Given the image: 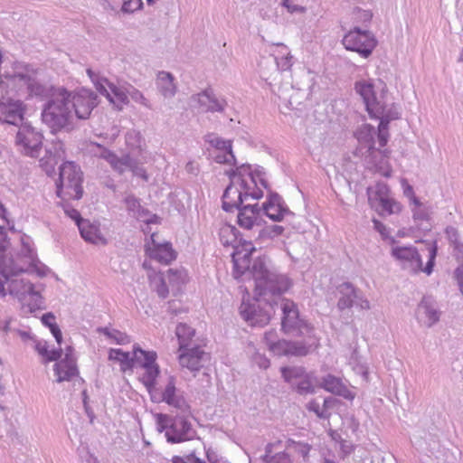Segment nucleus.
I'll use <instances>...</instances> for the list:
<instances>
[{
	"label": "nucleus",
	"mask_w": 463,
	"mask_h": 463,
	"mask_svg": "<svg viewBox=\"0 0 463 463\" xmlns=\"http://www.w3.org/2000/svg\"><path fill=\"white\" fill-rule=\"evenodd\" d=\"M246 252L232 255L233 274L236 279L250 274L255 282V297L240 306V315L251 326H265L275 313L276 300L292 286V280L277 272L265 258L259 257L250 264V255L255 250L250 241H244Z\"/></svg>",
	"instance_id": "f257e3e1"
},
{
	"label": "nucleus",
	"mask_w": 463,
	"mask_h": 463,
	"mask_svg": "<svg viewBox=\"0 0 463 463\" xmlns=\"http://www.w3.org/2000/svg\"><path fill=\"white\" fill-rule=\"evenodd\" d=\"M71 91L65 88L53 90L43 106L41 118L52 134L73 128V115L71 109Z\"/></svg>",
	"instance_id": "f03ea898"
},
{
	"label": "nucleus",
	"mask_w": 463,
	"mask_h": 463,
	"mask_svg": "<svg viewBox=\"0 0 463 463\" xmlns=\"http://www.w3.org/2000/svg\"><path fill=\"white\" fill-rule=\"evenodd\" d=\"M438 252L437 242L434 241L429 249V260L423 267L422 259L416 247L410 246H393L391 250V256L398 262L401 268L411 274H417L420 271L430 275L433 271L435 260Z\"/></svg>",
	"instance_id": "7ed1b4c3"
},
{
	"label": "nucleus",
	"mask_w": 463,
	"mask_h": 463,
	"mask_svg": "<svg viewBox=\"0 0 463 463\" xmlns=\"http://www.w3.org/2000/svg\"><path fill=\"white\" fill-rule=\"evenodd\" d=\"M187 414L171 416L165 413L156 414V430L165 432L166 441L171 444L192 440L196 436Z\"/></svg>",
	"instance_id": "20e7f679"
},
{
	"label": "nucleus",
	"mask_w": 463,
	"mask_h": 463,
	"mask_svg": "<svg viewBox=\"0 0 463 463\" xmlns=\"http://www.w3.org/2000/svg\"><path fill=\"white\" fill-rule=\"evenodd\" d=\"M59 180L56 182L57 196L64 194L71 199L79 200L82 197V172L80 167L72 161H66L59 168Z\"/></svg>",
	"instance_id": "39448f33"
},
{
	"label": "nucleus",
	"mask_w": 463,
	"mask_h": 463,
	"mask_svg": "<svg viewBox=\"0 0 463 463\" xmlns=\"http://www.w3.org/2000/svg\"><path fill=\"white\" fill-rule=\"evenodd\" d=\"M282 312L281 329L284 333L295 336L308 335L313 326L299 314L298 305L291 299L278 298Z\"/></svg>",
	"instance_id": "423d86ee"
},
{
	"label": "nucleus",
	"mask_w": 463,
	"mask_h": 463,
	"mask_svg": "<svg viewBox=\"0 0 463 463\" xmlns=\"http://www.w3.org/2000/svg\"><path fill=\"white\" fill-rule=\"evenodd\" d=\"M133 368L140 367L145 370L140 377L141 383L151 393L156 384V379L160 374V367L156 364L157 354L155 351H146L138 345L133 346Z\"/></svg>",
	"instance_id": "0eeeda50"
},
{
	"label": "nucleus",
	"mask_w": 463,
	"mask_h": 463,
	"mask_svg": "<svg viewBox=\"0 0 463 463\" xmlns=\"http://www.w3.org/2000/svg\"><path fill=\"white\" fill-rule=\"evenodd\" d=\"M354 90L363 99L369 115L372 112H383L381 101L385 99L388 91L383 80H378L377 83L365 80H358L354 83Z\"/></svg>",
	"instance_id": "6e6552de"
},
{
	"label": "nucleus",
	"mask_w": 463,
	"mask_h": 463,
	"mask_svg": "<svg viewBox=\"0 0 463 463\" xmlns=\"http://www.w3.org/2000/svg\"><path fill=\"white\" fill-rule=\"evenodd\" d=\"M236 183H230L225 188L222 196V208L226 213H232L243 205V201L248 197L258 200L263 196L260 189L250 191L251 185L248 180H241L240 188L235 186Z\"/></svg>",
	"instance_id": "1a4fd4ad"
},
{
	"label": "nucleus",
	"mask_w": 463,
	"mask_h": 463,
	"mask_svg": "<svg viewBox=\"0 0 463 463\" xmlns=\"http://www.w3.org/2000/svg\"><path fill=\"white\" fill-rule=\"evenodd\" d=\"M337 303L336 307L344 313L355 307L361 310H369L371 308L369 300L365 298L363 291L356 288L351 282H343L336 287Z\"/></svg>",
	"instance_id": "9d476101"
},
{
	"label": "nucleus",
	"mask_w": 463,
	"mask_h": 463,
	"mask_svg": "<svg viewBox=\"0 0 463 463\" xmlns=\"http://www.w3.org/2000/svg\"><path fill=\"white\" fill-rule=\"evenodd\" d=\"M43 135L31 124L24 123L15 136V144L21 152L31 157H38L43 147Z\"/></svg>",
	"instance_id": "9b49d317"
},
{
	"label": "nucleus",
	"mask_w": 463,
	"mask_h": 463,
	"mask_svg": "<svg viewBox=\"0 0 463 463\" xmlns=\"http://www.w3.org/2000/svg\"><path fill=\"white\" fill-rule=\"evenodd\" d=\"M87 74L93 82L97 91L106 97L110 103L117 106L127 105L129 100L128 98V87L124 90L109 82L106 78L99 76L91 69H87Z\"/></svg>",
	"instance_id": "f8f14e48"
},
{
	"label": "nucleus",
	"mask_w": 463,
	"mask_h": 463,
	"mask_svg": "<svg viewBox=\"0 0 463 463\" xmlns=\"http://www.w3.org/2000/svg\"><path fill=\"white\" fill-rule=\"evenodd\" d=\"M342 43L346 50L367 58L375 48L377 41L371 31H348L343 37Z\"/></svg>",
	"instance_id": "ddd939ff"
},
{
	"label": "nucleus",
	"mask_w": 463,
	"mask_h": 463,
	"mask_svg": "<svg viewBox=\"0 0 463 463\" xmlns=\"http://www.w3.org/2000/svg\"><path fill=\"white\" fill-rule=\"evenodd\" d=\"M17 263L23 268V270L9 275V279L5 283L8 286L6 292L19 301H25L30 297L37 303L41 299V295L35 290L33 284L27 279L16 278L18 274L28 271V268L21 265L18 261Z\"/></svg>",
	"instance_id": "4468645a"
},
{
	"label": "nucleus",
	"mask_w": 463,
	"mask_h": 463,
	"mask_svg": "<svg viewBox=\"0 0 463 463\" xmlns=\"http://www.w3.org/2000/svg\"><path fill=\"white\" fill-rule=\"evenodd\" d=\"M71 109L73 108L79 119H87L99 104L98 96L90 90L82 88L71 92Z\"/></svg>",
	"instance_id": "2eb2a0df"
},
{
	"label": "nucleus",
	"mask_w": 463,
	"mask_h": 463,
	"mask_svg": "<svg viewBox=\"0 0 463 463\" xmlns=\"http://www.w3.org/2000/svg\"><path fill=\"white\" fill-rule=\"evenodd\" d=\"M261 213L273 222H280L286 216H293L283 198L277 193L270 191L266 202L262 204Z\"/></svg>",
	"instance_id": "dca6fc26"
},
{
	"label": "nucleus",
	"mask_w": 463,
	"mask_h": 463,
	"mask_svg": "<svg viewBox=\"0 0 463 463\" xmlns=\"http://www.w3.org/2000/svg\"><path fill=\"white\" fill-rule=\"evenodd\" d=\"M440 311L436 300L430 296H424L416 308V318L419 323L431 327L439 321Z\"/></svg>",
	"instance_id": "f3484780"
},
{
	"label": "nucleus",
	"mask_w": 463,
	"mask_h": 463,
	"mask_svg": "<svg viewBox=\"0 0 463 463\" xmlns=\"http://www.w3.org/2000/svg\"><path fill=\"white\" fill-rule=\"evenodd\" d=\"M191 99L203 112L222 113L227 107L226 99L217 97L212 88H207L197 94H194Z\"/></svg>",
	"instance_id": "a211bd4d"
},
{
	"label": "nucleus",
	"mask_w": 463,
	"mask_h": 463,
	"mask_svg": "<svg viewBox=\"0 0 463 463\" xmlns=\"http://www.w3.org/2000/svg\"><path fill=\"white\" fill-rule=\"evenodd\" d=\"M25 106L21 99H9L7 101H0V121L10 125L18 126L24 124Z\"/></svg>",
	"instance_id": "6ab92c4d"
},
{
	"label": "nucleus",
	"mask_w": 463,
	"mask_h": 463,
	"mask_svg": "<svg viewBox=\"0 0 463 463\" xmlns=\"http://www.w3.org/2000/svg\"><path fill=\"white\" fill-rule=\"evenodd\" d=\"M238 210L237 224L247 231L261 227V209L258 203L243 204Z\"/></svg>",
	"instance_id": "aec40b11"
},
{
	"label": "nucleus",
	"mask_w": 463,
	"mask_h": 463,
	"mask_svg": "<svg viewBox=\"0 0 463 463\" xmlns=\"http://www.w3.org/2000/svg\"><path fill=\"white\" fill-rule=\"evenodd\" d=\"M179 364L192 372L199 371L203 366L208 354L199 346L186 347L179 350Z\"/></svg>",
	"instance_id": "412c9836"
},
{
	"label": "nucleus",
	"mask_w": 463,
	"mask_h": 463,
	"mask_svg": "<svg viewBox=\"0 0 463 463\" xmlns=\"http://www.w3.org/2000/svg\"><path fill=\"white\" fill-rule=\"evenodd\" d=\"M126 209L129 215L145 223H156L157 216L141 204L140 199L133 194H128L124 199Z\"/></svg>",
	"instance_id": "4be33fe9"
},
{
	"label": "nucleus",
	"mask_w": 463,
	"mask_h": 463,
	"mask_svg": "<svg viewBox=\"0 0 463 463\" xmlns=\"http://www.w3.org/2000/svg\"><path fill=\"white\" fill-rule=\"evenodd\" d=\"M273 45H277L281 48L279 55L269 56L263 58L260 62V66L262 68L263 65H275V71H286L290 70L293 65V56L290 54L288 47L280 43H272Z\"/></svg>",
	"instance_id": "5701e85b"
},
{
	"label": "nucleus",
	"mask_w": 463,
	"mask_h": 463,
	"mask_svg": "<svg viewBox=\"0 0 463 463\" xmlns=\"http://www.w3.org/2000/svg\"><path fill=\"white\" fill-rule=\"evenodd\" d=\"M65 157L64 144L61 140L52 142L50 148H46V155L40 159L41 166L47 174L53 172L59 160Z\"/></svg>",
	"instance_id": "b1692460"
},
{
	"label": "nucleus",
	"mask_w": 463,
	"mask_h": 463,
	"mask_svg": "<svg viewBox=\"0 0 463 463\" xmlns=\"http://www.w3.org/2000/svg\"><path fill=\"white\" fill-rule=\"evenodd\" d=\"M156 86L165 99H172L177 92L175 76L168 71H160L156 74Z\"/></svg>",
	"instance_id": "393cba45"
},
{
	"label": "nucleus",
	"mask_w": 463,
	"mask_h": 463,
	"mask_svg": "<svg viewBox=\"0 0 463 463\" xmlns=\"http://www.w3.org/2000/svg\"><path fill=\"white\" fill-rule=\"evenodd\" d=\"M78 228L81 238L85 241L92 244H106L107 241L102 236L98 224L91 223L89 220H85L78 223Z\"/></svg>",
	"instance_id": "a878e982"
},
{
	"label": "nucleus",
	"mask_w": 463,
	"mask_h": 463,
	"mask_svg": "<svg viewBox=\"0 0 463 463\" xmlns=\"http://www.w3.org/2000/svg\"><path fill=\"white\" fill-rule=\"evenodd\" d=\"M150 259L162 264H169L176 258V252L173 250L171 243H154L152 248L147 250Z\"/></svg>",
	"instance_id": "bb28decb"
},
{
	"label": "nucleus",
	"mask_w": 463,
	"mask_h": 463,
	"mask_svg": "<svg viewBox=\"0 0 463 463\" xmlns=\"http://www.w3.org/2000/svg\"><path fill=\"white\" fill-rule=\"evenodd\" d=\"M320 385L326 392L338 396H342L345 399L352 400L354 398L352 392L343 383L341 379L332 374H327L326 376L323 377Z\"/></svg>",
	"instance_id": "cd10ccee"
},
{
	"label": "nucleus",
	"mask_w": 463,
	"mask_h": 463,
	"mask_svg": "<svg viewBox=\"0 0 463 463\" xmlns=\"http://www.w3.org/2000/svg\"><path fill=\"white\" fill-rule=\"evenodd\" d=\"M20 77H31L28 73L14 72L0 74L1 85L8 89L7 93L14 92L20 97H24L27 91V87L23 86L22 82L17 80L16 78Z\"/></svg>",
	"instance_id": "c85d7f7f"
},
{
	"label": "nucleus",
	"mask_w": 463,
	"mask_h": 463,
	"mask_svg": "<svg viewBox=\"0 0 463 463\" xmlns=\"http://www.w3.org/2000/svg\"><path fill=\"white\" fill-rule=\"evenodd\" d=\"M17 80L21 81L23 86L27 87V91L25 93V98L31 96H36L40 98H47L49 99L53 91L49 89L47 86L41 84L36 81L32 77H19L16 78Z\"/></svg>",
	"instance_id": "c756f323"
},
{
	"label": "nucleus",
	"mask_w": 463,
	"mask_h": 463,
	"mask_svg": "<svg viewBox=\"0 0 463 463\" xmlns=\"http://www.w3.org/2000/svg\"><path fill=\"white\" fill-rule=\"evenodd\" d=\"M8 237L5 227L0 226V267L22 268L12 255L7 253Z\"/></svg>",
	"instance_id": "7c9ffc66"
},
{
	"label": "nucleus",
	"mask_w": 463,
	"mask_h": 463,
	"mask_svg": "<svg viewBox=\"0 0 463 463\" xmlns=\"http://www.w3.org/2000/svg\"><path fill=\"white\" fill-rule=\"evenodd\" d=\"M54 373L57 376V382L70 381L72 377L78 374V368L76 361H62L57 362L54 364Z\"/></svg>",
	"instance_id": "2f4dec72"
},
{
	"label": "nucleus",
	"mask_w": 463,
	"mask_h": 463,
	"mask_svg": "<svg viewBox=\"0 0 463 463\" xmlns=\"http://www.w3.org/2000/svg\"><path fill=\"white\" fill-rule=\"evenodd\" d=\"M387 194H390L389 186L383 182H379L373 188H367L368 203L372 209H375L380 201L383 199Z\"/></svg>",
	"instance_id": "473e14b6"
},
{
	"label": "nucleus",
	"mask_w": 463,
	"mask_h": 463,
	"mask_svg": "<svg viewBox=\"0 0 463 463\" xmlns=\"http://www.w3.org/2000/svg\"><path fill=\"white\" fill-rule=\"evenodd\" d=\"M449 245L453 248V256L458 260H463V242L460 240L458 231L453 226H448L445 230Z\"/></svg>",
	"instance_id": "72a5a7b5"
},
{
	"label": "nucleus",
	"mask_w": 463,
	"mask_h": 463,
	"mask_svg": "<svg viewBox=\"0 0 463 463\" xmlns=\"http://www.w3.org/2000/svg\"><path fill=\"white\" fill-rule=\"evenodd\" d=\"M109 360L118 362L122 372L133 369V354L122 349L111 348L109 352Z\"/></svg>",
	"instance_id": "f704fd0d"
},
{
	"label": "nucleus",
	"mask_w": 463,
	"mask_h": 463,
	"mask_svg": "<svg viewBox=\"0 0 463 463\" xmlns=\"http://www.w3.org/2000/svg\"><path fill=\"white\" fill-rule=\"evenodd\" d=\"M365 131L363 130L359 133L358 139L359 140H364L368 143L367 151L368 154L367 156L373 158L375 156V154H380L382 156H387V150L381 151L380 149L375 148L374 146V141H373V136L375 134L374 128L371 126H366L364 128Z\"/></svg>",
	"instance_id": "c9c22d12"
},
{
	"label": "nucleus",
	"mask_w": 463,
	"mask_h": 463,
	"mask_svg": "<svg viewBox=\"0 0 463 463\" xmlns=\"http://www.w3.org/2000/svg\"><path fill=\"white\" fill-rule=\"evenodd\" d=\"M281 376L286 383L294 386L301 378L307 373L303 366H283L280 368Z\"/></svg>",
	"instance_id": "e433bc0d"
},
{
	"label": "nucleus",
	"mask_w": 463,
	"mask_h": 463,
	"mask_svg": "<svg viewBox=\"0 0 463 463\" xmlns=\"http://www.w3.org/2000/svg\"><path fill=\"white\" fill-rule=\"evenodd\" d=\"M381 107L383 112L380 114L376 112H372L370 114L371 118L380 119V122H385V124L389 125L392 120L398 119L400 118V112L398 108L392 104V107L388 108L385 99L381 101Z\"/></svg>",
	"instance_id": "4c0bfd02"
},
{
	"label": "nucleus",
	"mask_w": 463,
	"mask_h": 463,
	"mask_svg": "<svg viewBox=\"0 0 463 463\" xmlns=\"http://www.w3.org/2000/svg\"><path fill=\"white\" fill-rule=\"evenodd\" d=\"M195 330L186 324L180 323L175 328V335L179 342V350L186 348L189 345V342L194 336Z\"/></svg>",
	"instance_id": "58836bf2"
},
{
	"label": "nucleus",
	"mask_w": 463,
	"mask_h": 463,
	"mask_svg": "<svg viewBox=\"0 0 463 463\" xmlns=\"http://www.w3.org/2000/svg\"><path fill=\"white\" fill-rule=\"evenodd\" d=\"M401 205L390 197V194L382 199L374 209L380 215H391L401 212Z\"/></svg>",
	"instance_id": "ea45409f"
},
{
	"label": "nucleus",
	"mask_w": 463,
	"mask_h": 463,
	"mask_svg": "<svg viewBox=\"0 0 463 463\" xmlns=\"http://www.w3.org/2000/svg\"><path fill=\"white\" fill-rule=\"evenodd\" d=\"M19 260H24V266L25 268H28V270L32 267H35L37 263L40 261L37 259V254L33 248L31 247L29 242H26L25 241H22V249L20 253Z\"/></svg>",
	"instance_id": "a19ab883"
},
{
	"label": "nucleus",
	"mask_w": 463,
	"mask_h": 463,
	"mask_svg": "<svg viewBox=\"0 0 463 463\" xmlns=\"http://www.w3.org/2000/svg\"><path fill=\"white\" fill-rule=\"evenodd\" d=\"M239 231L230 224H223L219 231L220 241L223 246L233 245L238 240Z\"/></svg>",
	"instance_id": "79ce46f5"
},
{
	"label": "nucleus",
	"mask_w": 463,
	"mask_h": 463,
	"mask_svg": "<svg viewBox=\"0 0 463 463\" xmlns=\"http://www.w3.org/2000/svg\"><path fill=\"white\" fill-rule=\"evenodd\" d=\"M274 332L269 331L265 333V340L269 346V349L276 355L282 356L286 355L288 353V341L284 339H280L278 341H269V336H273Z\"/></svg>",
	"instance_id": "37998d69"
},
{
	"label": "nucleus",
	"mask_w": 463,
	"mask_h": 463,
	"mask_svg": "<svg viewBox=\"0 0 463 463\" xmlns=\"http://www.w3.org/2000/svg\"><path fill=\"white\" fill-rule=\"evenodd\" d=\"M177 392L179 391L175 386V377L171 375L168 377L167 383L158 397L153 395L152 392L150 393L151 400L156 402H168Z\"/></svg>",
	"instance_id": "c03bdc74"
},
{
	"label": "nucleus",
	"mask_w": 463,
	"mask_h": 463,
	"mask_svg": "<svg viewBox=\"0 0 463 463\" xmlns=\"http://www.w3.org/2000/svg\"><path fill=\"white\" fill-rule=\"evenodd\" d=\"M205 141L215 148V152H231L232 149V140L224 139L215 134H208L205 137Z\"/></svg>",
	"instance_id": "a18cd8bd"
},
{
	"label": "nucleus",
	"mask_w": 463,
	"mask_h": 463,
	"mask_svg": "<svg viewBox=\"0 0 463 463\" xmlns=\"http://www.w3.org/2000/svg\"><path fill=\"white\" fill-rule=\"evenodd\" d=\"M42 323L49 327L52 335L54 336L56 342L61 345L62 342V334L61 331L55 322V317L52 312H48L43 315L42 317Z\"/></svg>",
	"instance_id": "49530a36"
},
{
	"label": "nucleus",
	"mask_w": 463,
	"mask_h": 463,
	"mask_svg": "<svg viewBox=\"0 0 463 463\" xmlns=\"http://www.w3.org/2000/svg\"><path fill=\"white\" fill-rule=\"evenodd\" d=\"M165 402L169 406L175 408L180 411L181 414L191 415V406L181 393V392H177L173 397H171L168 402Z\"/></svg>",
	"instance_id": "de8ad7c7"
},
{
	"label": "nucleus",
	"mask_w": 463,
	"mask_h": 463,
	"mask_svg": "<svg viewBox=\"0 0 463 463\" xmlns=\"http://www.w3.org/2000/svg\"><path fill=\"white\" fill-rule=\"evenodd\" d=\"M249 179L250 184H253V186L256 188L253 189V191H257L259 189L258 184H260L261 186L270 192L268 181L266 179V172L263 167L258 166L254 172H249Z\"/></svg>",
	"instance_id": "09e8293b"
},
{
	"label": "nucleus",
	"mask_w": 463,
	"mask_h": 463,
	"mask_svg": "<svg viewBox=\"0 0 463 463\" xmlns=\"http://www.w3.org/2000/svg\"><path fill=\"white\" fill-rule=\"evenodd\" d=\"M249 172H253L251 170L250 165H241L235 169H232L227 172V175L232 181V183H236L238 184H241V180H247L246 176L249 178Z\"/></svg>",
	"instance_id": "8fccbe9b"
},
{
	"label": "nucleus",
	"mask_w": 463,
	"mask_h": 463,
	"mask_svg": "<svg viewBox=\"0 0 463 463\" xmlns=\"http://www.w3.org/2000/svg\"><path fill=\"white\" fill-rule=\"evenodd\" d=\"M292 388L300 395L314 393L315 387L312 383L311 374L307 373L305 377L301 378L298 383H296Z\"/></svg>",
	"instance_id": "3c124183"
},
{
	"label": "nucleus",
	"mask_w": 463,
	"mask_h": 463,
	"mask_svg": "<svg viewBox=\"0 0 463 463\" xmlns=\"http://www.w3.org/2000/svg\"><path fill=\"white\" fill-rule=\"evenodd\" d=\"M271 448V444L266 446L265 454L262 457L265 463H292L289 456L286 452H279L275 455H270Z\"/></svg>",
	"instance_id": "603ef678"
},
{
	"label": "nucleus",
	"mask_w": 463,
	"mask_h": 463,
	"mask_svg": "<svg viewBox=\"0 0 463 463\" xmlns=\"http://www.w3.org/2000/svg\"><path fill=\"white\" fill-rule=\"evenodd\" d=\"M21 270H23V268L0 267V298H5L7 295L5 286L9 279V275Z\"/></svg>",
	"instance_id": "864d4df0"
},
{
	"label": "nucleus",
	"mask_w": 463,
	"mask_h": 463,
	"mask_svg": "<svg viewBox=\"0 0 463 463\" xmlns=\"http://www.w3.org/2000/svg\"><path fill=\"white\" fill-rule=\"evenodd\" d=\"M308 354V347L300 342L288 341V355L305 356Z\"/></svg>",
	"instance_id": "5fc2aeb1"
},
{
	"label": "nucleus",
	"mask_w": 463,
	"mask_h": 463,
	"mask_svg": "<svg viewBox=\"0 0 463 463\" xmlns=\"http://www.w3.org/2000/svg\"><path fill=\"white\" fill-rule=\"evenodd\" d=\"M128 98H131V99L133 101H135L147 109L151 108L149 101L147 100L146 98H145L143 93L139 90H137V88H135L134 86H132L130 84L128 86Z\"/></svg>",
	"instance_id": "6e6d98bb"
},
{
	"label": "nucleus",
	"mask_w": 463,
	"mask_h": 463,
	"mask_svg": "<svg viewBox=\"0 0 463 463\" xmlns=\"http://www.w3.org/2000/svg\"><path fill=\"white\" fill-rule=\"evenodd\" d=\"M284 227L278 224H272L266 226L265 228L260 227L259 230V237H267L273 239L281 235L284 232Z\"/></svg>",
	"instance_id": "4d7b16f0"
},
{
	"label": "nucleus",
	"mask_w": 463,
	"mask_h": 463,
	"mask_svg": "<svg viewBox=\"0 0 463 463\" xmlns=\"http://www.w3.org/2000/svg\"><path fill=\"white\" fill-rule=\"evenodd\" d=\"M143 142V137L140 132L136 130H129L126 134V144L131 149L140 150Z\"/></svg>",
	"instance_id": "13d9d810"
},
{
	"label": "nucleus",
	"mask_w": 463,
	"mask_h": 463,
	"mask_svg": "<svg viewBox=\"0 0 463 463\" xmlns=\"http://www.w3.org/2000/svg\"><path fill=\"white\" fill-rule=\"evenodd\" d=\"M213 160L218 164H223V165H235L236 164V157L232 152V149L231 152H215L213 155Z\"/></svg>",
	"instance_id": "bf43d9fd"
},
{
	"label": "nucleus",
	"mask_w": 463,
	"mask_h": 463,
	"mask_svg": "<svg viewBox=\"0 0 463 463\" xmlns=\"http://www.w3.org/2000/svg\"><path fill=\"white\" fill-rule=\"evenodd\" d=\"M291 447L293 450L303 458L305 461L308 459L311 446L307 443L291 440Z\"/></svg>",
	"instance_id": "052dcab7"
},
{
	"label": "nucleus",
	"mask_w": 463,
	"mask_h": 463,
	"mask_svg": "<svg viewBox=\"0 0 463 463\" xmlns=\"http://www.w3.org/2000/svg\"><path fill=\"white\" fill-rule=\"evenodd\" d=\"M307 409L309 411H313L314 413H316V415L319 419L327 420L331 416V413L326 411V410H322V408H320L319 403L317 402H316L315 400L310 401L307 404Z\"/></svg>",
	"instance_id": "680f3d73"
},
{
	"label": "nucleus",
	"mask_w": 463,
	"mask_h": 463,
	"mask_svg": "<svg viewBox=\"0 0 463 463\" xmlns=\"http://www.w3.org/2000/svg\"><path fill=\"white\" fill-rule=\"evenodd\" d=\"M389 125L385 124V122H380L378 126L377 131V138L381 147H383L387 145L389 138Z\"/></svg>",
	"instance_id": "e2e57ef3"
},
{
	"label": "nucleus",
	"mask_w": 463,
	"mask_h": 463,
	"mask_svg": "<svg viewBox=\"0 0 463 463\" xmlns=\"http://www.w3.org/2000/svg\"><path fill=\"white\" fill-rule=\"evenodd\" d=\"M402 185L403 188V194L410 199L411 203H412L415 206H420V202L418 197H416L414 194L413 187L404 179L402 182Z\"/></svg>",
	"instance_id": "0e129e2a"
},
{
	"label": "nucleus",
	"mask_w": 463,
	"mask_h": 463,
	"mask_svg": "<svg viewBox=\"0 0 463 463\" xmlns=\"http://www.w3.org/2000/svg\"><path fill=\"white\" fill-rule=\"evenodd\" d=\"M142 5L141 0H125L122 4L121 11L127 14L133 13L140 9Z\"/></svg>",
	"instance_id": "69168bd1"
},
{
	"label": "nucleus",
	"mask_w": 463,
	"mask_h": 463,
	"mask_svg": "<svg viewBox=\"0 0 463 463\" xmlns=\"http://www.w3.org/2000/svg\"><path fill=\"white\" fill-rule=\"evenodd\" d=\"M412 214L415 222L420 221L428 222L430 220L428 210L423 208L421 203L420 206H416V208L412 210Z\"/></svg>",
	"instance_id": "338daca9"
},
{
	"label": "nucleus",
	"mask_w": 463,
	"mask_h": 463,
	"mask_svg": "<svg viewBox=\"0 0 463 463\" xmlns=\"http://www.w3.org/2000/svg\"><path fill=\"white\" fill-rule=\"evenodd\" d=\"M136 165H137V161L132 156H130V155L126 154L120 157V166L122 167V173L127 168L134 169V167H136Z\"/></svg>",
	"instance_id": "774afa93"
}]
</instances>
